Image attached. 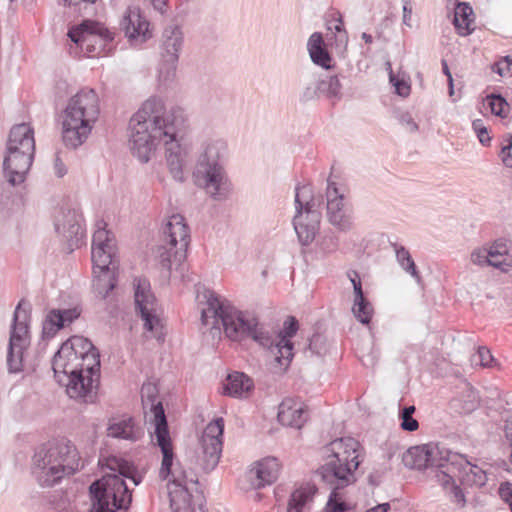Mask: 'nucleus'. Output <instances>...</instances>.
I'll return each instance as SVG.
<instances>
[{"mask_svg":"<svg viewBox=\"0 0 512 512\" xmlns=\"http://www.w3.org/2000/svg\"><path fill=\"white\" fill-rule=\"evenodd\" d=\"M68 36L88 53H99L114 38L103 24L92 20H84L78 27L69 30Z\"/></svg>","mask_w":512,"mask_h":512,"instance_id":"18","label":"nucleus"},{"mask_svg":"<svg viewBox=\"0 0 512 512\" xmlns=\"http://www.w3.org/2000/svg\"><path fill=\"white\" fill-rule=\"evenodd\" d=\"M20 301L15 308L9 333L7 367L10 373H18L23 368L24 350L30 345L29 310Z\"/></svg>","mask_w":512,"mask_h":512,"instance_id":"13","label":"nucleus"},{"mask_svg":"<svg viewBox=\"0 0 512 512\" xmlns=\"http://www.w3.org/2000/svg\"><path fill=\"white\" fill-rule=\"evenodd\" d=\"M337 21H338V23L335 25L334 29H335V31L337 33L341 34L340 35V40L341 41L344 40L345 42H347V33H346L345 29H344L341 15H339Z\"/></svg>","mask_w":512,"mask_h":512,"instance_id":"54","label":"nucleus"},{"mask_svg":"<svg viewBox=\"0 0 512 512\" xmlns=\"http://www.w3.org/2000/svg\"><path fill=\"white\" fill-rule=\"evenodd\" d=\"M485 102L490 107L492 114L502 118H505L508 115L509 104L500 94L487 95Z\"/></svg>","mask_w":512,"mask_h":512,"instance_id":"40","label":"nucleus"},{"mask_svg":"<svg viewBox=\"0 0 512 512\" xmlns=\"http://www.w3.org/2000/svg\"><path fill=\"white\" fill-rule=\"evenodd\" d=\"M339 247V237L335 233L326 234L320 241V249L324 253H332Z\"/></svg>","mask_w":512,"mask_h":512,"instance_id":"44","label":"nucleus"},{"mask_svg":"<svg viewBox=\"0 0 512 512\" xmlns=\"http://www.w3.org/2000/svg\"><path fill=\"white\" fill-rule=\"evenodd\" d=\"M361 38H362L366 43H368V44L372 43V41H373L372 36H371L370 34H368V33H365V32H364V33H362Z\"/></svg>","mask_w":512,"mask_h":512,"instance_id":"64","label":"nucleus"},{"mask_svg":"<svg viewBox=\"0 0 512 512\" xmlns=\"http://www.w3.org/2000/svg\"><path fill=\"white\" fill-rule=\"evenodd\" d=\"M389 82L395 88V93L403 98L408 97L411 92V86L404 78H398L393 70L390 69Z\"/></svg>","mask_w":512,"mask_h":512,"instance_id":"42","label":"nucleus"},{"mask_svg":"<svg viewBox=\"0 0 512 512\" xmlns=\"http://www.w3.org/2000/svg\"><path fill=\"white\" fill-rule=\"evenodd\" d=\"M299 328L298 321L295 317L289 316L283 326V330L277 334V337H285L286 339L292 338Z\"/></svg>","mask_w":512,"mask_h":512,"instance_id":"46","label":"nucleus"},{"mask_svg":"<svg viewBox=\"0 0 512 512\" xmlns=\"http://www.w3.org/2000/svg\"><path fill=\"white\" fill-rule=\"evenodd\" d=\"M471 261L478 266L501 267V262H497L490 257L487 248H478L471 253Z\"/></svg>","mask_w":512,"mask_h":512,"instance_id":"41","label":"nucleus"},{"mask_svg":"<svg viewBox=\"0 0 512 512\" xmlns=\"http://www.w3.org/2000/svg\"><path fill=\"white\" fill-rule=\"evenodd\" d=\"M359 443L352 437L337 438L324 447L326 462L319 470L321 479L333 487L325 512H345L348 505L338 490L355 481L354 471L359 467Z\"/></svg>","mask_w":512,"mask_h":512,"instance_id":"4","label":"nucleus"},{"mask_svg":"<svg viewBox=\"0 0 512 512\" xmlns=\"http://www.w3.org/2000/svg\"><path fill=\"white\" fill-rule=\"evenodd\" d=\"M184 46V34L177 24L167 25L161 35L159 78L163 82L174 79L179 60V54Z\"/></svg>","mask_w":512,"mask_h":512,"instance_id":"15","label":"nucleus"},{"mask_svg":"<svg viewBox=\"0 0 512 512\" xmlns=\"http://www.w3.org/2000/svg\"><path fill=\"white\" fill-rule=\"evenodd\" d=\"M412 9L408 6V3L406 2L403 5V23L407 26L410 25V19H411Z\"/></svg>","mask_w":512,"mask_h":512,"instance_id":"57","label":"nucleus"},{"mask_svg":"<svg viewBox=\"0 0 512 512\" xmlns=\"http://www.w3.org/2000/svg\"><path fill=\"white\" fill-rule=\"evenodd\" d=\"M429 462L427 468H440L443 474L444 484H448L453 480L456 470L457 461H462V454L452 452L445 447L428 444Z\"/></svg>","mask_w":512,"mask_h":512,"instance_id":"22","label":"nucleus"},{"mask_svg":"<svg viewBox=\"0 0 512 512\" xmlns=\"http://www.w3.org/2000/svg\"><path fill=\"white\" fill-rule=\"evenodd\" d=\"M309 349L313 354L321 356L325 353V339L320 334H314L309 342Z\"/></svg>","mask_w":512,"mask_h":512,"instance_id":"47","label":"nucleus"},{"mask_svg":"<svg viewBox=\"0 0 512 512\" xmlns=\"http://www.w3.org/2000/svg\"><path fill=\"white\" fill-rule=\"evenodd\" d=\"M318 94H320V93H319V90H318V82H317V83L308 85L304 89L302 97L305 100H311V99L315 98Z\"/></svg>","mask_w":512,"mask_h":512,"instance_id":"52","label":"nucleus"},{"mask_svg":"<svg viewBox=\"0 0 512 512\" xmlns=\"http://www.w3.org/2000/svg\"><path fill=\"white\" fill-rule=\"evenodd\" d=\"M307 415V410L301 402L286 398L279 405L277 418L284 426L300 429L306 422Z\"/></svg>","mask_w":512,"mask_h":512,"instance_id":"26","label":"nucleus"},{"mask_svg":"<svg viewBox=\"0 0 512 512\" xmlns=\"http://www.w3.org/2000/svg\"><path fill=\"white\" fill-rule=\"evenodd\" d=\"M253 380L243 372H233L226 378L224 384L225 394L234 397L241 398L253 388Z\"/></svg>","mask_w":512,"mask_h":512,"instance_id":"30","label":"nucleus"},{"mask_svg":"<svg viewBox=\"0 0 512 512\" xmlns=\"http://www.w3.org/2000/svg\"><path fill=\"white\" fill-rule=\"evenodd\" d=\"M182 123V112L179 109L168 110L163 100L157 97L146 100L129 122V145L133 155L147 163L163 142L170 173L179 182L184 179L183 164L188 153L177 139Z\"/></svg>","mask_w":512,"mask_h":512,"instance_id":"1","label":"nucleus"},{"mask_svg":"<svg viewBox=\"0 0 512 512\" xmlns=\"http://www.w3.org/2000/svg\"><path fill=\"white\" fill-rule=\"evenodd\" d=\"M501 158L506 167L512 168V137L509 143L502 147Z\"/></svg>","mask_w":512,"mask_h":512,"instance_id":"50","label":"nucleus"},{"mask_svg":"<svg viewBox=\"0 0 512 512\" xmlns=\"http://www.w3.org/2000/svg\"><path fill=\"white\" fill-rule=\"evenodd\" d=\"M228 147L224 140H209L203 145L193 177L214 200H225L231 190V184L225 170Z\"/></svg>","mask_w":512,"mask_h":512,"instance_id":"7","label":"nucleus"},{"mask_svg":"<svg viewBox=\"0 0 512 512\" xmlns=\"http://www.w3.org/2000/svg\"><path fill=\"white\" fill-rule=\"evenodd\" d=\"M271 353L281 366L287 368L293 358V343L285 337H277L276 343L271 349Z\"/></svg>","mask_w":512,"mask_h":512,"instance_id":"35","label":"nucleus"},{"mask_svg":"<svg viewBox=\"0 0 512 512\" xmlns=\"http://www.w3.org/2000/svg\"><path fill=\"white\" fill-rule=\"evenodd\" d=\"M453 24L461 36H467L473 32V9L469 4L465 2L457 3L454 10Z\"/></svg>","mask_w":512,"mask_h":512,"instance_id":"32","label":"nucleus"},{"mask_svg":"<svg viewBox=\"0 0 512 512\" xmlns=\"http://www.w3.org/2000/svg\"><path fill=\"white\" fill-rule=\"evenodd\" d=\"M93 273L95 275L93 288L102 299H105L109 292L116 287L117 281L115 275L110 266L104 269H96V273L94 271Z\"/></svg>","mask_w":512,"mask_h":512,"instance_id":"33","label":"nucleus"},{"mask_svg":"<svg viewBox=\"0 0 512 512\" xmlns=\"http://www.w3.org/2000/svg\"><path fill=\"white\" fill-rule=\"evenodd\" d=\"M472 127L475 133L477 134L479 142L484 146H488L490 144L491 138L488 134L487 127L484 125L483 121L481 119L474 120L472 122Z\"/></svg>","mask_w":512,"mask_h":512,"instance_id":"45","label":"nucleus"},{"mask_svg":"<svg viewBox=\"0 0 512 512\" xmlns=\"http://www.w3.org/2000/svg\"><path fill=\"white\" fill-rule=\"evenodd\" d=\"M404 121L406 122L411 132H415L418 130V125L411 117H407V119H404Z\"/></svg>","mask_w":512,"mask_h":512,"instance_id":"63","label":"nucleus"},{"mask_svg":"<svg viewBox=\"0 0 512 512\" xmlns=\"http://www.w3.org/2000/svg\"><path fill=\"white\" fill-rule=\"evenodd\" d=\"M134 302L136 311L144 322L146 331L152 333L157 340H163V324L158 313V304L146 279H138L135 283Z\"/></svg>","mask_w":512,"mask_h":512,"instance_id":"16","label":"nucleus"},{"mask_svg":"<svg viewBox=\"0 0 512 512\" xmlns=\"http://www.w3.org/2000/svg\"><path fill=\"white\" fill-rule=\"evenodd\" d=\"M99 113V99L93 89H82L74 95L64 111L62 139L65 146L76 149L82 145Z\"/></svg>","mask_w":512,"mask_h":512,"instance_id":"8","label":"nucleus"},{"mask_svg":"<svg viewBox=\"0 0 512 512\" xmlns=\"http://www.w3.org/2000/svg\"><path fill=\"white\" fill-rule=\"evenodd\" d=\"M373 311H374L373 306L367 300V298L361 299V300H356L353 303L352 312H353L354 316L356 317V319L359 322H361L362 324L367 325L370 323V321L372 319Z\"/></svg>","mask_w":512,"mask_h":512,"instance_id":"39","label":"nucleus"},{"mask_svg":"<svg viewBox=\"0 0 512 512\" xmlns=\"http://www.w3.org/2000/svg\"><path fill=\"white\" fill-rule=\"evenodd\" d=\"M109 468L114 472L94 481L89 491L93 512H115L126 510L132 502V494L124 478L131 479L134 485L140 484L142 478L132 464L116 458L110 460Z\"/></svg>","mask_w":512,"mask_h":512,"instance_id":"5","label":"nucleus"},{"mask_svg":"<svg viewBox=\"0 0 512 512\" xmlns=\"http://www.w3.org/2000/svg\"><path fill=\"white\" fill-rule=\"evenodd\" d=\"M493 360L494 358L490 350L484 346L479 347L477 352L471 357L472 364L482 367H490Z\"/></svg>","mask_w":512,"mask_h":512,"instance_id":"43","label":"nucleus"},{"mask_svg":"<svg viewBox=\"0 0 512 512\" xmlns=\"http://www.w3.org/2000/svg\"><path fill=\"white\" fill-rule=\"evenodd\" d=\"M307 49L312 62L324 69H330L332 60L319 32H314L308 39Z\"/></svg>","mask_w":512,"mask_h":512,"instance_id":"28","label":"nucleus"},{"mask_svg":"<svg viewBox=\"0 0 512 512\" xmlns=\"http://www.w3.org/2000/svg\"><path fill=\"white\" fill-rule=\"evenodd\" d=\"M390 509L389 503L378 504L375 507L368 509L366 512H388Z\"/></svg>","mask_w":512,"mask_h":512,"instance_id":"59","label":"nucleus"},{"mask_svg":"<svg viewBox=\"0 0 512 512\" xmlns=\"http://www.w3.org/2000/svg\"><path fill=\"white\" fill-rule=\"evenodd\" d=\"M53 170H54V174L58 178H62L67 174V167L61 160L59 154L55 155Z\"/></svg>","mask_w":512,"mask_h":512,"instance_id":"51","label":"nucleus"},{"mask_svg":"<svg viewBox=\"0 0 512 512\" xmlns=\"http://www.w3.org/2000/svg\"><path fill=\"white\" fill-rule=\"evenodd\" d=\"M429 455L428 445L414 446L404 453L402 461L407 468L423 470L427 469Z\"/></svg>","mask_w":512,"mask_h":512,"instance_id":"34","label":"nucleus"},{"mask_svg":"<svg viewBox=\"0 0 512 512\" xmlns=\"http://www.w3.org/2000/svg\"><path fill=\"white\" fill-rule=\"evenodd\" d=\"M224 420L217 418L204 429L201 439L199 461L205 472H210L218 465L223 447Z\"/></svg>","mask_w":512,"mask_h":512,"instance_id":"17","label":"nucleus"},{"mask_svg":"<svg viewBox=\"0 0 512 512\" xmlns=\"http://www.w3.org/2000/svg\"><path fill=\"white\" fill-rule=\"evenodd\" d=\"M107 435L115 439L136 442L142 438L144 431L133 417L121 416L109 420Z\"/></svg>","mask_w":512,"mask_h":512,"instance_id":"25","label":"nucleus"},{"mask_svg":"<svg viewBox=\"0 0 512 512\" xmlns=\"http://www.w3.org/2000/svg\"><path fill=\"white\" fill-rule=\"evenodd\" d=\"M341 83L337 75L326 76L318 81V90L320 94L328 98L340 99Z\"/></svg>","mask_w":512,"mask_h":512,"instance_id":"38","label":"nucleus"},{"mask_svg":"<svg viewBox=\"0 0 512 512\" xmlns=\"http://www.w3.org/2000/svg\"><path fill=\"white\" fill-rule=\"evenodd\" d=\"M326 199V214L329 223L341 232L350 231L353 227V209L334 182L328 181Z\"/></svg>","mask_w":512,"mask_h":512,"instance_id":"19","label":"nucleus"},{"mask_svg":"<svg viewBox=\"0 0 512 512\" xmlns=\"http://www.w3.org/2000/svg\"><path fill=\"white\" fill-rule=\"evenodd\" d=\"M499 495L509 505L512 512V483H502L499 487Z\"/></svg>","mask_w":512,"mask_h":512,"instance_id":"48","label":"nucleus"},{"mask_svg":"<svg viewBox=\"0 0 512 512\" xmlns=\"http://www.w3.org/2000/svg\"><path fill=\"white\" fill-rule=\"evenodd\" d=\"M104 221L97 223V230L94 232L92 237V252L91 258L93 262V269L96 273V269L108 268V266H114V257L116 250V243L114 235L105 229Z\"/></svg>","mask_w":512,"mask_h":512,"instance_id":"20","label":"nucleus"},{"mask_svg":"<svg viewBox=\"0 0 512 512\" xmlns=\"http://www.w3.org/2000/svg\"><path fill=\"white\" fill-rule=\"evenodd\" d=\"M347 276H348L353 288L356 287V285L361 284V279H360L359 273L357 271H355V270L348 271Z\"/></svg>","mask_w":512,"mask_h":512,"instance_id":"56","label":"nucleus"},{"mask_svg":"<svg viewBox=\"0 0 512 512\" xmlns=\"http://www.w3.org/2000/svg\"><path fill=\"white\" fill-rule=\"evenodd\" d=\"M80 215L74 209L62 208L55 218V230L67 241L70 251L82 243L83 230Z\"/></svg>","mask_w":512,"mask_h":512,"instance_id":"21","label":"nucleus"},{"mask_svg":"<svg viewBox=\"0 0 512 512\" xmlns=\"http://www.w3.org/2000/svg\"><path fill=\"white\" fill-rule=\"evenodd\" d=\"M96 1L97 0H63L64 5H67V6H77L81 2L94 4Z\"/></svg>","mask_w":512,"mask_h":512,"instance_id":"61","label":"nucleus"},{"mask_svg":"<svg viewBox=\"0 0 512 512\" xmlns=\"http://www.w3.org/2000/svg\"><path fill=\"white\" fill-rule=\"evenodd\" d=\"M416 408L414 405L405 406L400 410L399 416H409L413 415Z\"/></svg>","mask_w":512,"mask_h":512,"instance_id":"62","label":"nucleus"},{"mask_svg":"<svg viewBox=\"0 0 512 512\" xmlns=\"http://www.w3.org/2000/svg\"><path fill=\"white\" fill-rule=\"evenodd\" d=\"M462 461L456 465L458 472L464 473L462 482L470 486H483L487 482L486 472L477 464L472 463L467 456L462 455Z\"/></svg>","mask_w":512,"mask_h":512,"instance_id":"29","label":"nucleus"},{"mask_svg":"<svg viewBox=\"0 0 512 512\" xmlns=\"http://www.w3.org/2000/svg\"><path fill=\"white\" fill-rule=\"evenodd\" d=\"M354 292V301L365 299L364 292L362 289V283L360 285H356V287L353 288Z\"/></svg>","mask_w":512,"mask_h":512,"instance_id":"60","label":"nucleus"},{"mask_svg":"<svg viewBox=\"0 0 512 512\" xmlns=\"http://www.w3.org/2000/svg\"><path fill=\"white\" fill-rule=\"evenodd\" d=\"M153 6L154 10L164 15L167 11L168 0H148Z\"/></svg>","mask_w":512,"mask_h":512,"instance_id":"53","label":"nucleus"},{"mask_svg":"<svg viewBox=\"0 0 512 512\" xmlns=\"http://www.w3.org/2000/svg\"><path fill=\"white\" fill-rule=\"evenodd\" d=\"M280 464L277 458L268 457L257 462L247 473V478L255 489L271 485L279 476Z\"/></svg>","mask_w":512,"mask_h":512,"instance_id":"24","label":"nucleus"},{"mask_svg":"<svg viewBox=\"0 0 512 512\" xmlns=\"http://www.w3.org/2000/svg\"><path fill=\"white\" fill-rule=\"evenodd\" d=\"M81 315L78 307L68 309H51L42 323V339H52L58 331L71 325Z\"/></svg>","mask_w":512,"mask_h":512,"instance_id":"23","label":"nucleus"},{"mask_svg":"<svg viewBox=\"0 0 512 512\" xmlns=\"http://www.w3.org/2000/svg\"><path fill=\"white\" fill-rule=\"evenodd\" d=\"M190 241L189 228L180 214H174L162 228L160 243L155 251L158 260L167 276L173 266H179L186 259V252Z\"/></svg>","mask_w":512,"mask_h":512,"instance_id":"10","label":"nucleus"},{"mask_svg":"<svg viewBox=\"0 0 512 512\" xmlns=\"http://www.w3.org/2000/svg\"><path fill=\"white\" fill-rule=\"evenodd\" d=\"M147 398L151 401L150 410L153 415L152 442L160 448L162 453L159 476L163 480L171 477L167 489L172 512H206L204 496L197 488L196 474L190 469H184L179 463L176 466L173 465L174 451L162 403H155L150 394Z\"/></svg>","mask_w":512,"mask_h":512,"instance_id":"2","label":"nucleus"},{"mask_svg":"<svg viewBox=\"0 0 512 512\" xmlns=\"http://www.w3.org/2000/svg\"><path fill=\"white\" fill-rule=\"evenodd\" d=\"M35 153L33 129L26 123L11 128L7 141V155L3 161L4 175L15 186L24 182Z\"/></svg>","mask_w":512,"mask_h":512,"instance_id":"9","label":"nucleus"},{"mask_svg":"<svg viewBox=\"0 0 512 512\" xmlns=\"http://www.w3.org/2000/svg\"><path fill=\"white\" fill-rule=\"evenodd\" d=\"M80 467L75 445L65 439L39 447L33 456L32 474L41 487H52Z\"/></svg>","mask_w":512,"mask_h":512,"instance_id":"6","label":"nucleus"},{"mask_svg":"<svg viewBox=\"0 0 512 512\" xmlns=\"http://www.w3.org/2000/svg\"><path fill=\"white\" fill-rule=\"evenodd\" d=\"M396 259L401 268L410 274L417 283L421 282V276L416 268L415 262L411 257L410 252L403 246L395 245Z\"/></svg>","mask_w":512,"mask_h":512,"instance_id":"37","label":"nucleus"},{"mask_svg":"<svg viewBox=\"0 0 512 512\" xmlns=\"http://www.w3.org/2000/svg\"><path fill=\"white\" fill-rule=\"evenodd\" d=\"M206 307L201 310V322L203 325H212L211 329L220 332V324L225 335L233 341H241L251 338L264 348L272 349L276 343L277 335L259 326L258 319L248 313L237 310L231 303L221 298L212 290L204 293Z\"/></svg>","mask_w":512,"mask_h":512,"instance_id":"3","label":"nucleus"},{"mask_svg":"<svg viewBox=\"0 0 512 512\" xmlns=\"http://www.w3.org/2000/svg\"><path fill=\"white\" fill-rule=\"evenodd\" d=\"M68 348L58 350L52 359V369L56 381L66 388V393L71 399L81 403H94L97 399L100 380L93 376L77 372L73 369V363L63 362L61 355L66 356Z\"/></svg>","mask_w":512,"mask_h":512,"instance_id":"11","label":"nucleus"},{"mask_svg":"<svg viewBox=\"0 0 512 512\" xmlns=\"http://www.w3.org/2000/svg\"><path fill=\"white\" fill-rule=\"evenodd\" d=\"M442 66H443V72H444V74L448 78L449 95L452 96L454 94L453 78H452V75H451V73L449 71L448 65H447V63L445 61H442Z\"/></svg>","mask_w":512,"mask_h":512,"instance_id":"55","label":"nucleus"},{"mask_svg":"<svg viewBox=\"0 0 512 512\" xmlns=\"http://www.w3.org/2000/svg\"><path fill=\"white\" fill-rule=\"evenodd\" d=\"M121 26L125 35L135 44H141L150 37L149 22L139 13L133 12L126 15Z\"/></svg>","mask_w":512,"mask_h":512,"instance_id":"27","label":"nucleus"},{"mask_svg":"<svg viewBox=\"0 0 512 512\" xmlns=\"http://www.w3.org/2000/svg\"><path fill=\"white\" fill-rule=\"evenodd\" d=\"M487 249L490 253V257L493 260H496L497 262H501V267H498V269H501L502 271H507L508 267H511L512 261L509 256V248H508L505 240H503V239L496 240Z\"/></svg>","mask_w":512,"mask_h":512,"instance_id":"36","label":"nucleus"},{"mask_svg":"<svg viewBox=\"0 0 512 512\" xmlns=\"http://www.w3.org/2000/svg\"><path fill=\"white\" fill-rule=\"evenodd\" d=\"M296 214L293 226L301 245L308 246L319 232L321 212L319 203L311 196L308 186L297 187L295 194Z\"/></svg>","mask_w":512,"mask_h":512,"instance_id":"12","label":"nucleus"},{"mask_svg":"<svg viewBox=\"0 0 512 512\" xmlns=\"http://www.w3.org/2000/svg\"><path fill=\"white\" fill-rule=\"evenodd\" d=\"M316 492L317 488L312 484H307L295 490L289 498L287 512H308L309 504Z\"/></svg>","mask_w":512,"mask_h":512,"instance_id":"31","label":"nucleus"},{"mask_svg":"<svg viewBox=\"0 0 512 512\" xmlns=\"http://www.w3.org/2000/svg\"><path fill=\"white\" fill-rule=\"evenodd\" d=\"M401 419V428L408 432H414L419 428V423L416 419L413 418V415L409 416H400Z\"/></svg>","mask_w":512,"mask_h":512,"instance_id":"49","label":"nucleus"},{"mask_svg":"<svg viewBox=\"0 0 512 512\" xmlns=\"http://www.w3.org/2000/svg\"><path fill=\"white\" fill-rule=\"evenodd\" d=\"M504 431L507 440L509 441L510 445H512V418L506 421Z\"/></svg>","mask_w":512,"mask_h":512,"instance_id":"58","label":"nucleus"},{"mask_svg":"<svg viewBox=\"0 0 512 512\" xmlns=\"http://www.w3.org/2000/svg\"><path fill=\"white\" fill-rule=\"evenodd\" d=\"M67 347V355H61L63 362L73 363L77 372L93 376L100 380V354L92 342L83 336H72L58 350Z\"/></svg>","mask_w":512,"mask_h":512,"instance_id":"14","label":"nucleus"}]
</instances>
